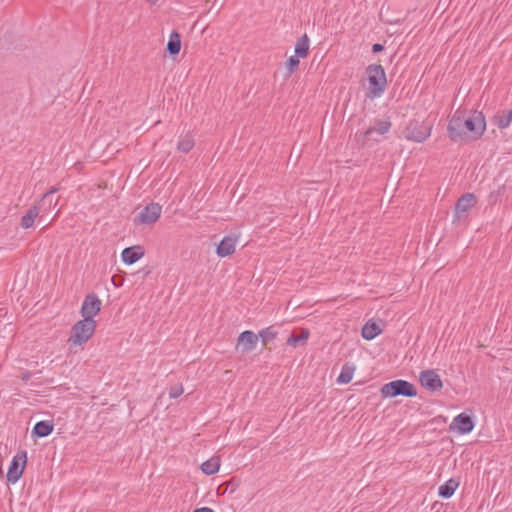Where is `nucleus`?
<instances>
[{
    "mask_svg": "<svg viewBox=\"0 0 512 512\" xmlns=\"http://www.w3.org/2000/svg\"><path fill=\"white\" fill-rule=\"evenodd\" d=\"M421 385L432 392L439 391L443 387V382L435 370H424L419 375Z\"/></svg>",
    "mask_w": 512,
    "mask_h": 512,
    "instance_id": "1a4fd4ad",
    "label": "nucleus"
},
{
    "mask_svg": "<svg viewBox=\"0 0 512 512\" xmlns=\"http://www.w3.org/2000/svg\"><path fill=\"white\" fill-rule=\"evenodd\" d=\"M193 512H214V510L209 507H202L195 509Z\"/></svg>",
    "mask_w": 512,
    "mask_h": 512,
    "instance_id": "473e14b6",
    "label": "nucleus"
},
{
    "mask_svg": "<svg viewBox=\"0 0 512 512\" xmlns=\"http://www.w3.org/2000/svg\"><path fill=\"white\" fill-rule=\"evenodd\" d=\"M184 392L182 384H177L169 389V396L173 399L178 398Z\"/></svg>",
    "mask_w": 512,
    "mask_h": 512,
    "instance_id": "c756f323",
    "label": "nucleus"
},
{
    "mask_svg": "<svg viewBox=\"0 0 512 512\" xmlns=\"http://www.w3.org/2000/svg\"><path fill=\"white\" fill-rule=\"evenodd\" d=\"M201 471L206 475H213L218 472L220 468V459L219 457H211L207 461L201 464Z\"/></svg>",
    "mask_w": 512,
    "mask_h": 512,
    "instance_id": "412c9836",
    "label": "nucleus"
},
{
    "mask_svg": "<svg viewBox=\"0 0 512 512\" xmlns=\"http://www.w3.org/2000/svg\"><path fill=\"white\" fill-rule=\"evenodd\" d=\"M432 126L425 122L411 123L405 130V138L421 143L431 134Z\"/></svg>",
    "mask_w": 512,
    "mask_h": 512,
    "instance_id": "423d86ee",
    "label": "nucleus"
},
{
    "mask_svg": "<svg viewBox=\"0 0 512 512\" xmlns=\"http://www.w3.org/2000/svg\"><path fill=\"white\" fill-rule=\"evenodd\" d=\"M53 431V424L50 421H39L35 424L32 433L37 437H46Z\"/></svg>",
    "mask_w": 512,
    "mask_h": 512,
    "instance_id": "5701e85b",
    "label": "nucleus"
},
{
    "mask_svg": "<svg viewBox=\"0 0 512 512\" xmlns=\"http://www.w3.org/2000/svg\"><path fill=\"white\" fill-rule=\"evenodd\" d=\"M41 207L38 205H34L28 209L25 215L21 218V227L23 229L31 228L35 222L36 217L38 216Z\"/></svg>",
    "mask_w": 512,
    "mask_h": 512,
    "instance_id": "dca6fc26",
    "label": "nucleus"
},
{
    "mask_svg": "<svg viewBox=\"0 0 512 512\" xmlns=\"http://www.w3.org/2000/svg\"><path fill=\"white\" fill-rule=\"evenodd\" d=\"M299 57L297 55L295 56H291L288 58V60L286 61V68L289 72V75L292 74L299 66Z\"/></svg>",
    "mask_w": 512,
    "mask_h": 512,
    "instance_id": "c85d7f7f",
    "label": "nucleus"
},
{
    "mask_svg": "<svg viewBox=\"0 0 512 512\" xmlns=\"http://www.w3.org/2000/svg\"><path fill=\"white\" fill-rule=\"evenodd\" d=\"M476 204V198L472 193H466L461 196L455 206V213L458 218L467 213Z\"/></svg>",
    "mask_w": 512,
    "mask_h": 512,
    "instance_id": "4468645a",
    "label": "nucleus"
},
{
    "mask_svg": "<svg viewBox=\"0 0 512 512\" xmlns=\"http://www.w3.org/2000/svg\"><path fill=\"white\" fill-rule=\"evenodd\" d=\"M493 123L500 129L507 128L512 121V110H504L493 117Z\"/></svg>",
    "mask_w": 512,
    "mask_h": 512,
    "instance_id": "6ab92c4d",
    "label": "nucleus"
},
{
    "mask_svg": "<svg viewBox=\"0 0 512 512\" xmlns=\"http://www.w3.org/2000/svg\"><path fill=\"white\" fill-rule=\"evenodd\" d=\"M258 341V335L252 331H244L238 337L236 349H241L243 352L252 351Z\"/></svg>",
    "mask_w": 512,
    "mask_h": 512,
    "instance_id": "9b49d317",
    "label": "nucleus"
},
{
    "mask_svg": "<svg viewBox=\"0 0 512 512\" xmlns=\"http://www.w3.org/2000/svg\"><path fill=\"white\" fill-rule=\"evenodd\" d=\"M144 256V249L141 246H132L125 248L121 257L124 263L131 265Z\"/></svg>",
    "mask_w": 512,
    "mask_h": 512,
    "instance_id": "2eb2a0df",
    "label": "nucleus"
},
{
    "mask_svg": "<svg viewBox=\"0 0 512 512\" xmlns=\"http://www.w3.org/2000/svg\"><path fill=\"white\" fill-rule=\"evenodd\" d=\"M382 332L380 326L375 322H367L362 328V337L366 340H372Z\"/></svg>",
    "mask_w": 512,
    "mask_h": 512,
    "instance_id": "a211bd4d",
    "label": "nucleus"
},
{
    "mask_svg": "<svg viewBox=\"0 0 512 512\" xmlns=\"http://www.w3.org/2000/svg\"><path fill=\"white\" fill-rule=\"evenodd\" d=\"M309 51V38L306 34L301 36L296 44H295V54L300 57L304 58L307 56Z\"/></svg>",
    "mask_w": 512,
    "mask_h": 512,
    "instance_id": "b1692460",
    "label": "nucleus"
},
{
    "mask_svg": "<svg viewBox=\"0 0 512 512\" xmlns=\"http://www.w3.org/2000/svg\"><path fill=\"white\" fill-rule=\"evenodd\" d=\"M181 49V37L176 31L170 34L169 41L167 43V51L170 55L175 56L180 52Z\"/></svg>",
    "mask_w": 512,
    "mask_h": 512,
    "instance_id": "aec40b11",
    "label": "nucleus"
},
{
    "mask_svg": "<svg viewBox=\"0 0 512 512\" xmlns=\"http://www.w3.org/2000/svg\"><path fill=\"white\" fill-rule=\"evenodd\" d=\"M148 2H150L151 4H155L158 0H147Z\"/></svg>",
    "mask_w": 512,
    "mask_h": 512,
    "instance_id": "f704fd0d",
    "label": "nucleus"
},
{
    "mask_svg": "<svg viewBox=\"0 0 512 512\" xmlns=\"http://www.w3.org/2000/svg\"><path fill=\"white\" fill-rule=\"evenodd\" d=\"M101 300L94 293L86 295L81 307V315L85 319H93L101 310Z\"/></svg>",
    "mask_w": 512,
    "mask_h": 512,
    "instance_id": "0eeeda50",
    "label": "nucleus"
},
{
    "mask_svg": "<svg viewBox=\"0 0 512 512\" xmlns=\"http://www.w3.org/2000/svg\"><path fill=\"white\" fill-rule=\"evenodd\" d=\"M223 486H225L223 493H225L228 490L230 491V493H233L238 488V482L232 479V480L222 484L219 487V489H221Z\"/></svg>",
    "mask_w": 512,
    "mask_h": 512,
    "instance_id": "7c9ffc66",
    "label": "nucleus"
},
{
    "mask_svg": "<svg viewBox=\"0 0 512 512\" xmlns=\"http://www.w3.org/2000/svg\"><path fill=\"white\" fill-rule=\"evenodd\" d=\"M96 321L94 319H85L77 321L72 329L69 337V343L74 346L85 344L94 334Z\"/></svg>",
    "mask_w": 512,
    "mask_h": 512,
    "instance_id": "f03ea898",
    "label": "nucleus"
},
{
    "mask_svg": "<svg viewBox=\"0 0 512 512\" xmlns=\"http://www.w3.org/2000/svg\"><path fill=\"white\" fill-rule=\"evenodd\" d=\"M384 49V46L382 44L376 43L372 46V52L378 53Z\"/></svg>",
    "mask_w": 512,
    "mask_h": 512,
    "instance_id": "2f4dec72",
    "label": "nucleus"
},
{
    "mask_svg": "<svg viewBox=\"0 0 512 512\" xmlns=\"http://www.w3.org/2000/svg\"><path fill=\"white\" fill-rule=\"evenodd\" d=\"M27 463V452L19 451L13 458L7 471V481L9 483H16L23 474L24 468Z\"/></svg>",
    "mask_w": 512,
    "mask_h": 512,
    "instance_id": "39448f33",
    "label": "nucleus"
},
{
    "mask_svg": "<svg viewBox=\"0 0 512 512\" xmlns=\"http://www.w3.org/2000/svg\"><path fill=\"white\" fill-rule=\"evenodd\" d=\"M194 147L193 136L189 133L182 135L178 141L177 149L180 152L188 153Z\"/></svg>",
    "mask_w": 512,
    "mask_h": 512,
    "instance_id": "393cba45",
    "label": "nucleus"
},
{
    "mask_svg": "<svg viewBox=\"0 0 512 512\" xmlns=\"http://www.w3.org/2000/svg\"><path fill=\"white\" fill-rule=\"evenodd\" d=\"M162 212V207L158 203H150L135 218V222L140 224L155 223Z\"/></svg>",
    "mask_w": 512,
    "mask_h": 512,
    "instance_id": "6e6552de",
    "label": "nucleus"
},
{
    "mask_svg": "<svg viewBox=\"0 0 512 512\" xmlns=\"http://www.w3.org/2000/svg\"><path fill=\"white\" fill-rule=\"evenodd\" d=\"M59 191V187H51L46 193H44L40 207L44 206L45 211H50L58 204V198L54 199L53 195Z\"/></svg>",
    "mask_w": 512,
    "mask_h": 512,
    "instance_id": "f3484780",
    "label": "nucleus"
},
{
    "mask_svg": "<svg viewBox=\"0 0 512 512\" xmlns=\"http://www.w3.org/2000/svg\"><path fill=\"white\" fill-rule=\"evenodd\" d=\"M236 243L237 237L225 236L217 246L216 254L221 258L232 255L235 252Z\"/></svg>",
    "mask_w": 512,
    "mask_h": 512,
    "instance_id": "ddd939ff",
    "label": "nucleus"
},
{
    "mask_svg": "<svg viewBox=\"0 0 512 512\" xmlns=\"http://www.w3.org/2000/svg\"><path fill=\"white\" fill-rule=\"evenodd\" d=\"M276 335L277 332L273 329V327H267L259 332L258 337L262 339L263 345H267L276 337Z\"/></svg>",
    "mask_w": 512,
    "mask_h": 512,
    "instance_id": "cd10ccee",
    "label": "nucleus"
},
{
    "mask_svg": "<svg viewBox=\"0 0 512 512\" xmlns=\"http://www.w3.org/2000/svg\"><path fill=\"white\" fill-rule=\"evenodd\" d=\"M371 94L379 97L385 90L387 80L385 70L381 65L371 64L366 68Z\"/></svg>",
    "mask_w": 512,
    "mask_h": 512,
    "instance_id": "20e7f679",
    "label": "nucleus"
},
{
    "mask_svg": "<svg viewBox=\"0 0 512 512\" xmlns=\"http://www.w3.org/2000/svg\"><path fill=\"white\" fill-rule=\"evenodd\" d=\"M29 377H30L29 373H28V372H26V373L23 375V377H22V378H23V380H28V379H29Z\"/></svg>",
    "mask_w": 512,
    "mask_h": 512,
    "instance_id": "72a5a7b5",
    "label": "nucleus"
},
{
    "mask_svg": "<svg viewBox=\"0 0 512 512\" xmlns=\"http://www.w3.org/2000/svg\"><path fill=\"white\" fill-rule=\"evenodd\" d=\"M485 128L482 112L457 109L449 120L447 131L453 142H463L480 138Z\"/></svg>",
    "mask_w": 512,
    "mask_h": 512,
    "instance_id": "f257e3e1",
    "label": "nucleus"
},
{
    "mask_svg": "<svg viewBox=\"0 0 512 512\" xmlns=\"http://www.w3.org/2000/svg\"><path fill=\"white\" fill-rule=\"evenodd\" d=\"M449 428L451 431L456 430L459 434H467L473 430L474 423L469 415L461 413L454 418Z\"/></svg>",
    "mask_w": 512,
    "mask_h": 512,
    "instance_id": "9d476101",
    "label": "nucleus"
},
{
    "mask_svg": "<svg viewBox=\"0 0 512 512\" xmlns=\"http://www.w3.org/2000/svg\"><path fill=\"white\" fill-rule=\"evenodd\" d=\"M309 337V330L302 329L299 335L292 334L287 339V344L292 347H297L299 345H304Z\"/></svg>",
    "mask_w": 512,
    "mask_h": 512,
    "instance_id": "a878e982",
    "label": "nucleus"
},
{
    "mask_svg": "<svg viewBox=\"0 0 512 512\" xmlns=\"http://www.w3.org/2000/svg\"><path fill=\"white\" fill-rule=\"evenodd\" d=\"M380 392L383 398L415 397L417 395L416 387L406 380H394L386 383L381 387Z\"/></svg>",
    "mask_w": 512,
    "mask_h": 512,
    "instance_id": "7ed1b4c3",
    "label": "nucleus"
},
{
    "mask_svg": "<svg viewBox=\"0 0 512 512\" xmlns=\"http://www.w3.org/2000/svg\"><path fill=\"white\" fill-rule=\"evenodd\" d=\"M391 128V122L389 120H376L374 126L367 129L364 133H362L363 141L362 144L364 145L366 141H369L372 139V135L374 133L378 135H384L386 134Z\"/></svg>",
    "mask_w": 512,
    "mask_h": 512,
    "instance_id": "f8f14e48",
    "label": "nucleus"
},
{
    "mask_svg": "<svg viewBox=\"0 0 512 512\" xmlns=\"http://www.w3.org/2000/svg\"><path fill=\"white\" fill-rule=\"evenodd\" d=\"M459 483L455 479H449L444 484H442L438 489L439 496L443 498H450L455 490L457 489Z\"/></svg>",
    "mask_w": 512,
    "mask_h": 512,
    "instance_id": "4be33fe9",
    "label": "nucleus"
},
{
    "mask_svg": "<svg viewBox=\"0 0 512 512\" xmlns=\"http://www.w3.org/2000/svg\"><path fill=\"white\" fill-rule=\"evenodd\" d=\"M354 370L355 368L352 365H343L341 372L337 378V383L348 384L353 378Z\"/></svg>",
    "mask_w": 512,
    "mask_h": 512,
    "instance_id": "bb28decb",
    "label": "nucleus"
}]
</instances>
